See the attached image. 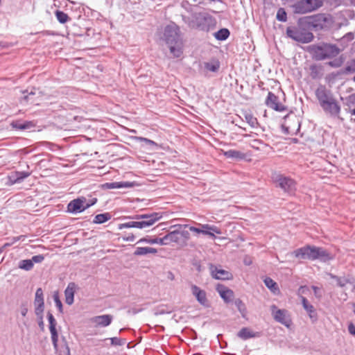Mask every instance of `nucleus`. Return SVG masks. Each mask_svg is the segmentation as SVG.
<instances>
[{
  "instance_id": "28",
  "label": "nucleus",
  "mask_w": 355,
  "mask_h": 355,
  "mask_svg": "<svg viewBox=\"0 0 355 355\" xmlns=\"http://www.w3.org/2000/svg\"><path fill=\"white\" fill-rule=\"evenodd\" d=\"M309 70L312 79H319L322 76L323 67L321 65L313 64L310 66Z\"/></svg>"
},
{
  "instance_id": "55",
  "label": "nucleus",
  "mask_w": 355,
  "mask_h": 355,
  "mask_svg": "<svg viewBox=\"0 0 355 355\" xmlns=\"http://www.w3.org/2000/svg\"><path fill=\"white\" fill-rule=\"evenodd\" d=\"M28 306L26 303H22L20 307V312L23 317H25L28 313Z\"/></svg>"
},
{
  "instance_id": "22",
  "label": "nucleus",
  "mask_w": 355,
  "mask_h": 355,
  "mask_svg": "<svg viewBox=\"0 0 355 355\" xmlns=\"http://www.w3.org/2000/svg\"><path fill=\"white\" fill-rule=\"evenodd\" d=\"M76 288L77 285L74 282H70L64 291L65 302L69 305H71L73 303L74 293Z\"/></svg>"
},
{
  "instance_id": "24",
  "label": "nucleus",
  "mask_w": 355,
  "mask_h": 355,
  "mask_svg": "<svg viewBox=\"0 0 355 355\" xmlns=\"http://www.w3.org/2000/svg\"><path fill=\"white\" fill-rule=\"evenodd\" d=\"M164 245H169L171 243H178L180 240L179 230H173L168 232L162 237Z\"/></svg>"
},
{
  "instance_id": "33",
  "label": "nucleus",
  "mask_w": 355,
  "mask_h": 355,
  "mask_svg": "<svg viewBox=\"0 0 355 355\" xmlns=\"http://www.w3.org/2000/svg\"><path fill=\"white\" fill-rule=\"evenodd\" d=\"M224 155L227 158L235 159V160H239L243 159L245 157V155L241 153V151L236 150H229L224 153Z\"/></svg>"
},
{
  "instance_id": "26",
  "label": "nucleus",
  "mask_w": 355,
  "mask_h": 355,
  "mask_svg": "<svg viewBox=\"0 0 355 355\" xmlns=\"http://www.w3.org/2000/svg\"><path fill=\"white\" fill-rule=\"evenodd\" d=\"M304 0H299L293 5V12L295 14H306L310 12Z\"/></svg>"
},
{
  "instance_id": "6",
  "label": "nucleus",
  "mask_w": 355,
  "mask_h": 355,
  "mask_svg": "<svg viewBox=\"0 0 355 355\" xmlns=\"http://www.w3.org/2000/svg\"><path fill=\"white\" fill-rule=\"evenodd\" d=\"M305 17L311 31L315 32L329 30L334 22L332 17L325 13H319Z\"/></svg>"
},
{
  "instance_id": "56",
  "label": "nucleus",
  "mask_w": 355,
  "mask_h": 355,
  "mask_svg": "<svg viewBox=\"0 0 355 355\" xmlns=\"http://www.w3.org/2000/svg\"><path fill=\"white\" fill-rule=\"evenodd\" d=\"M179 233H180V237H182L184 238L185 240H189L190 239V234L188 231L187 230H182V231H180L179 230Z\"/></svg>"
},
{
  "instance_id": "12",
  "label": "nucleus",
  "mask_w": 355,
  "mask_h": 355,
  "mask_svg": "<svg viewBox=\"0 0 355 355\" xmlns=\"http://www.w3.org/2000/svg\"><path fill=\"white\" fill-rule=\"evenodd\" d=\"M320 107L326 113L334 116H338L340 113V106L334 98L322 104Z\"/></svg>"
},
{
  "instance_id": "52",
  "label": "nucleus",
  "mask_w": 355,
  "mask_h": 355,
  "mask_svg": "<svg viewBox=\"0 0 355 355\" xmlns=\"http://www.w3.org/2000/svg\"><path fill=\"white\" fill-rule=\"evenodd\" d=\"M53 299H54L55 306L58 307V309L59 310V312L62 313L63 312L62 304V302L60 301L58 295H54Z\"/></svg>"
},
{
  "instance_id": "38",
  "label": "nucleus",
  "mask_w": 355,
  "mask_h": 355,
  "mask_svg": "<svg viewBox=\"0 0 355 355\" xmlns=\"http://www.w3.org/2000/svg\"><path fill=\"white\" fill-rule=\"evenodd\" d=\"M149 243V244L157 243V244L164 245L162 238L151 239V238H149V237H144V238L140 239L137 241V243Z\"/></svg>"
},
{
  "instance_id": "46",
  "label": "nucleus",
  "mask_w": 355,
  "mask_h": 355,
  "mask_svg": "<svg viewBox=\"0 0 355 355\" xmlns=\"http://www.w3.org/2000/svg\"><path fill=\"white\" fill-rule=\"evenodd\" d=\"M245 119L247 123L252 127V128H256L258 125V121L256 117H254L251 114H246L245 115Z\"/></svg>"
},
{
  "instance_id": "37",
  "label": "nucleus",
  "mask_w": 355,
  "mask_h": 355,
  "mask_svg": "<svg viewBox=\"0 0 355 355\" xmlns=\"http://www.w3.org/2000/svg\"><path fill=\"white\" fill-rule=\"evenodd\" d=\"M263 282L266 286L269 288L273 293H277L279 291L277 284L270 277H266Z\"/></svg>"
},
{
  "instance_id": "50",
  "label": "nucleus",
  "mask_w": 355,
  "mask_h": 355,
  "mask_svg": "<svg viewBox=\"0 0 355 355\" xmlns=\"http://www.w3.org/2000/svg\"><path fill=\"white\" fill-rule=\"evenodd\" d=\"M345 105L349 107L355 106V94H350L345 98Z\"/></svg>"
},
{
  "instance_id": "40",
  "label": "nucleus",
  "mask_w": 355,
  "mask_h": 355,
  "mask_svg": "<svg viewBox=\"0 0 355 355\" xmlns=\"http://www.w3.org/2000/svg\"><path fill=\"white\" fill-rule=\"evenodd\" d=\"M234 304L236 306L238 311L240 312L243 318H245L246 315L247 310L245 304L243 301L237 298L234 300Z\"/></svg>"
},
{
  "instance_id": "39",
  "label": "nucleus",
  "mask_w": 355,
  "mask_h": 355,
  "mask_svg": "<svg viewBox=\"0 0 355 355\" xmlns=\"http://www.w3.org/2000/svg\"><path fill=\"white\" fill-rule=\"evenodd\" d=\"M205 68L211 72H217L220 68V62L218 60H215L211 62H205Z\"/></svg>"
},
{
  "instance_id": "49",
  "label": "nucleus",
  "mask_w": 355,
  "mask_h": 355,
  "mask_svg": "<svg viewBox=\"0 0 355 355\" xmlns=\"http://www.w3.org/2000/svg\"><path fill=\"white\" fill-rule=\"evenodd\" d=\"M135 139L136 141H140V142H144L146 145L152 146H157V144L154 141L150 140V139H147V138H145V137H136L135 138Z\"/></svg>"
},
{
  "instance_id": "36",
  "label": "nucleus",
  "mask_w": 355,
  "mask_h": 355,
  "mask_svg": "<svg viewBox=\"0 0 355 355\" xmlns=\"http://www.w3.org/2000/svg\"><path fill=\"white\" fill-rule=\"evenodd\" d=\"M310 12L316 10L322 6L321 0H304Z\"/></svg>"
},
{
  "instance_id": "34",
  "label": "nucleus",
  "mask_w": 355,
  "mask_h": 355,
  "mask_svg": "<svg viewBox=\"0 0 355 355\" xmlns=\"http://www.w3.org/2000/svg\"><path fill=\"white\" fill-rule=\"evenodd\" d=\"M230 35V32L226 28H220L217 32L214 33L215 38L219 41L226 40L229 37Z\"/></svg>"
},
{
  "instance_id": "15",
  "label": "nucleus",
  "mask_w": 355,
  "mask_h": 355,
  "mask_svg": "<svg viewBox=\"0 0 355 355\" xmlns=\"http://www.w3.org/2000/svg\"><path fill=\"white\" fill-rule=\"evenodd\" d=\"M211 275L214 279H222V280H229L232 279L233 277V275L231 272H230L227 270H223V269H218L216 267H214V266L211 265Z\"/></svg>"
},
{
  "instance_id": "31",
  "label": "nucleus",
  "mask_w": 355,
  "mask_h": 355,
  "mask_svg": "<svg viewBox=\"0 0 355 355\" xmlns=\"http://www.w3.org/2000/svg\"><path fill=\"white\" fill-rule=\"evenodd\" d=\"M132 219L141 220H149L150 219L156 218V221L162 218V215L159 213L153 212L150 214H137L131 217Z\"/></svg>"
},
{
  "instance_id": "8",
  "label": "nucleus",
  "mask_w": 355,
  "mask_h": 355,
  "mask_svg": "<svg viewBox=\"0 0 355 355\" xmlns=\"http://www.w3.org/2000/svg\"><path fill=\"white\" fill-rule=\"evenodd\" d=\"M270 311L276 322L284 325L287 328H290L292 326L293 322L288 311L286 309H279L275 304L270 306Z\"/></svg>"
},
{
  "instance_id": "53",
  "label": "nucleus",
  "mask_w": 355,
  "mask_h": 355,
  "mask_svg": "<svg viewBox=\"0 0 355 355\" xmlns=\"http://www.w3.org/2000/svg\"><path fill=\"white\" fill-rule=\"evenodd\" d=\"M110 340H111V344L112 345H119V346H121V345H123L125 344V341L123 340H121L117 337H113V338H110Z\"/></svg>"
},
{
  "instance_id": "27",
  "label": "nucleus",
  "mask_w": 355,
  "mask_h": 355,
  "mask_svg": "<svg viewBox=\"0 0 355 355\" xmlns=\"http://www.w3.org/2000/svg\"><path fill=\"white\" fill-rule=\"evenodd\" d=\"M10 125L14 129L21 130L30 129L35 126L32 121H21L19 120L13 121Z\"/></svg>"
},
{
  "instance_id": "29",
  "label": "nucleus",
  "mask_w": 355,
  "mask_h": 355,
  "mask_svg": "<svg viewBox=\"0 0 355 355\" xmlns=\"http://www.w3.org/2000/svg\"><path fill=\"white\" fill-rule=\"evenodd\" d=\"M355 73V59L347 62L346 66L341 69L339 73L342 75H349Z\"/></svg>"
},
{
  "instance_id": "41",
  "label": "nucleus",
  "mask_w": 355,
  "mask_h": 355,
  "mask_svg": "<svg viewBox=\"0 0 355 355\" xmlns=\"http://www.w3.org/2000/svg\"><path fill=\"white\" fill-rule=\"evenodd\" d=\"M55 15L56 17L57 20L60 24H65L66 22L70 20V17L68 16V15L61 10H56L55 12Z\"/></svg>"
},
{
  "instance_id": "32",
  "label": "nucleus",
  "mask_w": 355,
  "mask_h": 355,
  "mask_svg": "<svg viewBox=\"0 0 355 355\" xmlns=\"http://www.w3.org/2000/svg\"><path fill=\"white\" fill-rule=\"evenodd\" d=\"M257 334L258 333H254L248 327H243L238 332L237 336L243 340H248L249 338L256 337Z\"/></svg>"
},
{
  "instance_id": "19",
  "label": "nucleus",
  "mask_w": 355,
  "mask_h": 355,
  "mask_svg": "<svg viewBox=\"0 0 355 355\" xmlns=\"http://www.w3.org/2000/svg\"><path fill=\"white\" fill-rule=\"evenodd\" d=\"M192 294L196 297L197 301L203 306H207V299L206 292L200 289L196 285L191 286Z\"/></svg>"
},
{
  "instance_id": "14",
  "label": "nucleus",
  "mask_w": 355,
  "mask_h": 355,
  "mask_svg": "<svg viewBox=\"0 0 355 355\" xmlns=\"http://www.w3.org/2000/svg\"><path fill=\"white\" fill-rule=\"evenodd\" d=\"M83 202L82 197L72 200L67 205V211L74 214L84 211Z\"/></svg>"
},
{
  "instance_id": "51",
  "label": "nucleus",
  "mask_w": 355,
  "mask_h": 355,
  "mask_svg": "<svg viewBox=\"0 0 355 355\" xmlns=\"http://www.w3.org/2000/svg\"><path fill=\"white\" fill-rule=\"evenodd\" d=\"M43 313L44 311H40V313H37V311L35 312L37 320H38V325L42 331L44 329V324L43 321Z\"/></svg>"
},
{
  "instance_id": "20",
  "label": "nucleus",
  "mask_w": 355,
  "mask_h": 355,
  "mask_svg": "<svg viewBox=\"0 0 355 355\" xmlns=\"http://www.w3.org/2000/svg\"><path fill=\"white\" fill-rule=\"evenodd\" d=\"M30 175L31 173L26 171H15L8 175V180L10 184L20 183Z\"/></svg>"
},
{
  "instance_id": "47",
  "label": "nucleus",
  "mask_w": 355,
  "mask_h": 355,
  "mask_svg": "<svg viewBox=\"0 0 355 355\" xmlns=\"http://www.w3.org/2000/svg\"><path fill=\"white\" fill-rule=\"evenodd\" d=\"M344 62V58L343 55L338 58H336L334 60L329 61L327 64L334 68H338L343 65Z\"/></svg>"
},
{
  "instance_id": "13",
  "label": "nucleus",
  "mask_w": 355,
  "mask_h": 355,
  "mask_svg": "<svg viewBox=\"0 0 355 355\" xmlns=\"http://www.w3.org/2000/svg\"><path fill=\"white\" fill-rule=\"evenodd\" d=\"M47 319L49 323V331L51 333V338L53 347H58V333L56 329L57 322L53 314L50 312H47Z\"/></svg>"
},
{
  "instance_id": "4",
  "label": "nucleus",
  "mask_w": 355,
  "mask_h": 355,
  "mask_svg": "<svg viewBox=\"0 0 355 355\" xmlns=\"http://www.w3.org/2000/svg\"><path fill=\"white\" fill-rule=\"evenodd\" d=\"M309 51L315 60L320 61L336 58L340 53V49L336 44L320 42L311 45Z\"/></svg>"
},
{
  "instance_id": "58",
  "label": "nucleus",
  "mask_w": 355,
  "mask_h": 355,
  "mask_svg": "<svg viewBox=\"0 0 355 355\" xmlns=\"http://www.w3.org/2000/svg\"><path fill=\"white\" fill-rule=\"evenodd\" d=\"M135 239V237L132 234H130L126 236H123V240L125 241H134Z\"/></svg>"
},
{
  "instance_id": "57",
  "label": "nucleus",
  "mask_w": 355,
  "mask_h": 355,
  "mask_svg": "<svg viewBox=\"0 0 355 355\" xmlns=\"http://www.w3.org/2000/svg\"><path fill=\"white\" fill-rule=\"evenodd\" d=\"M354 35L353 33H347V34H345L343 37V40H345V41H352V40H354Z\"/></svg>"
},
{
  "instance_id": "18",
  "label": "nucleus",
  "mask_w": 355,
  "mask_h": 355,
  "mask_svg": "<svg viewBox=\"0 0 355 355\" xmlns=\"http://www.w3.org/2000/svg\"><path fill=\"white\" fill-rule=\"evenodd\" d=\"M133 182H106L102 185L103 189H115L122 188H132L135 186Z\"/></svg>"
},
{
  "instance_id": "7",
  "label": "nucleus",
  "mask_w": 355,
  "mask_h": 355,
  "mask_svg": "<svg viewBox=\"0 0 355 355\" xmlns=\"http://www.w3.org/2000/svg\"><path fill=\"white\" fill-rule=\"evenodd\" d=\"M272 178L276 187L280 188L284 192L291 194L296 190V182L292 178L282 174H276Z\"/></svg>"
},
{
  "instance_id": "11",
  "label": "nucleus",
  "mask_w": 355,
  "mask_h": 355,
  "mask_svg": "<svg viewBox=\"0 0 355 355\" xmlns=\"http://www.w3.org/2000/svg\"><path fill=\"white\" fill-rule=\"evenodd\" d=\"M315 94L320 105L334 98L332 92L322 85L315 89Z\"/></svg>"
},
{
  "instance_id": "3",
  "label": "nucleus",
  "mask_w": 355,
  "mask_h": 355,
  "mask_svg": "<svg viewBox=\"0 0 355 355\" xmlns=\"http://www.w3.org/2000/svg\"><path fill=\"white\" fill-rule=\"evenodd\" d=\"M181 17L189 28L206 32H208L215 24L214 17L205 12L193 13L191 16L182 14Z\"/></svg>"
},
{
  "instance_id": "1",
  "label": "nucleus",
  "mask_w": 355,
  "mask_h": 355,
  "mask_svg": "<svg viewBox=\"0 0 355 355\" xmlns=\"http://www.w3.org/2000/svg\"><path fill=\"white\" fill-rule=\"evenodd\" d=\"M162 39L168 46L170 52L175 58L182 54V38L180 27L175 23L171 22L164 28Z\"/></svg>"
},
{
  "instance_id": "5",
  "label": "nucleus",
  "mask_w": 355,
  "mask_h": 355,
  "mask_svg": "<svg viewBox=\"0 0 355 355\" xmlns=\"http://www.w3.org/2000/svg\"><path fill=\"white\" fill-rule=\"evenodd\" d=\"M295 257L302 259H320L326 262L332 259L331 254L324 248L316 246L306 245L295 250L293 252Z\"/></svg>"
},
{
  "instance_id": "10",
  "label": "nucleus",
  "mask_w": 355,
  "mask_h": 355,
  "mask_svg": "<svg viewBox=\"0 0 355 355\" xmlns=\"http://www.w3.org/2000/svg\"><path fill=\"white\" fill-rule=\"evenodd\" d=\"M266 105L276 111L284 112L286 110V107L279 102V98L275 94L269 92L265 101Z\"/></svg>"
},
{
  "instance_id": "54",
  "label": "nucleus",
  "mask_w": 355,
  "mask_h": 355,
  "mask_svg": "<svg viewBox=\"0 0 355 355\" xmlns=\"http://www.w3.org/2000/svg\"><path fill=\"white\" fill-rule=\"evenodd\" d=\"M44 259V256L43 254H38L33 256L31 259L33 263H42Z\"/></svg>"
},
{
  "instance_id": "35",
  "label": "nucleus",
  "mask_w": 355,
  "mask_h": 355,
  "mask_svg": "<svg viewBox=\"0 0 355 355\" xmlns=\"http://www.w3.org/2000/svg\"><path fill=\"white\" fill-rule=\"evenodd\" d=\"M111 218H112V216L108 212L103 213V214H97L94 217V218L93 220V223L102 224V223L107 222L110 219H111Z\"/></svg>"
},
{
  "instance_id": "17",
  "label": "nucleus",
  "mask_w": 355,
  "mask_h": 355,
  "mask_svg": "<svg viewBox=\"0 0 355 355\" xmlns=\"http://www.w3.org/2000/svg\"><path fill=\"white\" fill-rule=\"evenodd\" d=\"M301 301L303 308L306 310L309 316L313 322L318 320V314L314 306L309 304L307 299L303 296H301Z\"/></svg>"
},
{
  "instance_id": "23",
  "label": "nucleus",
  "mask_w": 355,
  "mask_h": 355,
  "mask_svg": "<svg viewBox=\"0 0 355 355\" xmlns=\"http://www.w3.org/2000/svg\"><path fill=\"white\" fill-rule=\"evenodd\" d=\"M53 348L58 355H71L70 348L64 336H62L60 343H58V347Z\"/></svg>"
},
{
  "instance_id": "25",
  "label": "nucleus",
  "mask_w": 355,
  "mask_h": 355,
  "mask_svg": "<svg viewBox=\"0 0 355 355\" xmlns=\"http://www.w3.org/2000/svg\"><path fill=\"white\" fill-rule=\"evenodd\" d=\"M112 318L111 315H101L94 317L92 321L98 326L107 327L111 324Z\"/></svg>"
},
{
  "instance_id": "59",
  "label": "nucleus",
  "mask_w": 355,
  "mask_h": 355,
  "mask_svg": "<svg viewBox=\"0 0 355 355\" xmlns=\"http://www.w3.org/2000/svg\"><path fill=\"white\" fill-rule=\"evenodd\" d=\"M82 200H84L83 207H84V211H85L87 209L89 208L91 206H90L89 203H88L87 199L85 197H82Z\"/></svg>"
},
{
  "instance_id": "43",
  "label": "nucleus",
  "mask_w": 355,
  "mask_h": 355,
  "mask_svg": "<svg viewBox=\"0 0 355 355\" xmlns=\"http://www.w3.org/2000/svg\"><path fill=\"white\" fill-rule=\"evenodd\" d=\"M330 277L333 279H335L337 282V285L342 288L350 282L349 279L345 277H338L337 275L330 274Z\"/></svg>"
},
{
  "instance_id": "44",
  "label": "nucleus",
  "mask_w": 355,
  "mask_h": 355,
  "mask_svg": "<svg viewBox=\"0 0 355 355\" xmlns=\"http://www.w3.org/2000/svg\"><path fill=\"white\" fill-rule=\"evenodd\" d=\"M198 225L200 226H201V228H200L201 230L212 231L217 234H220L222 233L220 229L215 225H211L209 224H203V225L198 224Z\"/></svg>"
},
{
  "instance_id": "2",
  "label": "nucleus",
  "mask_w": 355,
  "mask_h": 355,
  "mask_svg": "<svg viewBox=\"0 0 355 355\" xmlns=\"http://www.w3.org/2000/svg\"><path fill=\"white\" fill-rule=\"evenodd\" d=\"M286 35L294 41L302 44L309 43L314 39V35L305 17H300L296 26L287 27Z\"/></svg>"
},
{
  "instance_id": "61",
  "label": "nucleus",
  "mask_w": 355,
  "mask_h": 355,
  "mask_svg": "<svg viewBox=\"0 0 355 355\" xmlns=\"http://www.w3.org/2000/svg\"><path fill=\"white\" fill-rule=\"evenodd\" d=\"M88 203H89L90 206L92 207V205H95L97 202V198H92V199H90L89 200H87Z\"/></svg>"
},
{
  "instance_id": "62",
  "label": "nucleus",
  "mask_w": 355,
  "mask_h": 355,
  "mask_svg": "<svg viewBox=\"0 0 355 355\" xmlns=\"http://www.w3.org/2000/svg\"><path fill=\"white\" fill-rule=\"evenodd\" d=\"M17 241H19L17 236H15V237H12V239H10V243L12 245H13L14 243H15Z\"/></svg>"
},
{
  "instance_id": "63",
  "label": "nucleus",
  "mask_w": 355,
  "mask_h": 355,
  "mask_svg": "<svg viewBox=\"0 0 355 355\" xmlns=\"http://www.w3.org/2000/svg\"><path fill=\"white\" fill-rule=\"evenodd\" d=\"M166 313H168V311L162 309H158L157 311L155 313V314H164Z\"/></svg>"
},
{
  "instance_id": "60",
  "label": "nucleus",
  "mask_w": 355,
  "mask_h": 355,
  "mask_svg": "<svg viewBox=\"0 0 355 355\" xmlns=\"http://www.w3.org/2000/svg\"><path fill=\"white\" fill-rule=\"evenodd\" d=\"M214 233L215 232H214L212 231H205V235H208L211 239H215L216 238V236H215Z\"/></svg>"
},
{
  "instance_id": "30",
  "label": "nucleus",
  "mask_w": 355,
  "mask_h": 355,
  "mask_svg": "<svg viewBox=\"0 0 355 355\" xmlns=\"http://www.w3.org/2000/svg\"><path fill=\"white\" fill-rule=\"evenodd\" d=\"M157 249L150 247H137L134 252L135 256H143L147 254H156Z\"/></svg>"
},
{
  "instance_id": "48",
  "label": "nucleus",
  "mask_w": 355,
  "mask_h": 355,
  "mask_svg": "<svg viewBox=\"0 0 355 355\" xmlns=\"http://www.w3.org/2000/svg\"><path fill=\"white\" fill-rule=\"evenodd\" d=\"M175 227H178L179 228H182V227H189L190 231H191V232H196V233H201L203 234H205V230H201L200 228L196 227L194 226H189L188 225H180V224L175 225L171 226V228Z\"/></svg>"
},
{
  "instance_id": "42",
  "label": "nucleus",
  "mask_w": 355,
  "mask_h": 355,
  "mask_svg": "<svg viewBox=\"0 0 355 355\" xmlns=\"http://www.w3.org/2000/svg\"><path fill=\"white\" fill-rule=\"evenodd\" d=\"M33 266L34 264L31 259H24L19 261L18 267L20 269L28 271L33 268Z\"/></svg>"
},
{
  "instance_id": "64",
  "label": "nucleus",
  "mask_w": 355,
  "mask_h": 355,
  "mask_svg": "<svg viewBox=\"0 0 355 355\" xmlns=\"http://www.w3.org/2000/svg\"><path fill=\"white\" fill-rule=\"evenodd\" d=\"M305 289L306 286H300L298 289V293H303Z\"/></svg>"
},
{
  "instance_id": "45",
  "label": "nucleus",
  "mask_w": 355,
  "mask_h": 355,
  "mask_svg": "<svg viewBox=\"0 0 355 355\" xmlns=\"http://www.w3.org/2000/svg\"><path fill=\"white\" fill-rule=\"evenodd\" d=\"M276 19L279 21L286 22L287 21V13L284 8H279L276 15Z\"/></svg>"
},
{
  "instance_id": "9",
  "label": "nucleus",
  "mask_w": 355,
  "mask_h": 355,
  "mask_svg": "<svg viewBox=\"0 0 355 355\" xmlns=\"http://www.w3.org/2000/svg\"><path fill=\"white\" fill-rule=\"evenodd\" d=\"M156 222V218L150 219L149 220H138V221H130L125 223L119 224L118 226L119 230H123L124 228H139L144 229L153 225Z\"/></svg>"
},
{
  "instance_id": "21",
  "label": "nucleus",
  "mask_w": 355,
  "mask_h": 355,
  "mask_svg": "<svg viewBox=\"0 0 355 355\" xmlns=\"http://www.w3.org/2000/svg\"><path fill=\"white\" fill-rule=\"evenodd\" d=\"M216 291L225 302H230L231 299L234 297V292L223 285L218 284Z\"/></svg>"
},
{
  "instance_id": "16",
  "label": "nucleus",
  "mask_w": 355,
  "mask_h": 355,
  "mask_svg": "<svg viewBox=\"0 0 355 355\" xmlns=\"http://www.w3.org/2000/svg\"><path fill=\"white\" fill-rule=\"evenodd\" d=\"M35 312L40 313L44 310V293L41 288H38L35 292L34 300Z\"/></svg>"
}]
</instances>
